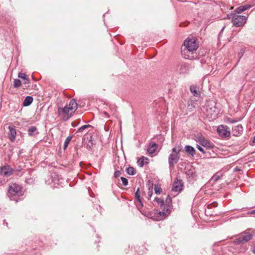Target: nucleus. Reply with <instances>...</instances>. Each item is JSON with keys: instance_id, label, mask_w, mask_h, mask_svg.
Wrapping results in <instances>:
<instances>
[{"instance_id": "f257e3e1", "label": "nucleus", "mask_w": 255, "mask_h": 255, "mask_svg": "<svg viewBox=\"0 0 255 255\" xmlns=\"http://www.w3.org/2000/svg\"><path fill=\"white\" fill-rule=\"evenodd\" d=\"M185 48L182 49L181 53L183 57L188 59H195L198 58V55L195 52L198 47V44L195 38H188L184 42Z\"/></svg>"}, {"instance_id": "f03ea898", "label": "nucleus", "mask_w": 255, "mask_h": 255, "mask_svg": "<svg viewBox=\"0 0 255 255\" xmlns=\"http://www.w3.org/2000/svg\"><path fill=\"white\" fill-rule=\"evenodd\" d=\"M77 106L78 105L75 100H71L68 105H66L64 108H58V114L59 116L63 120L67 121L76 111Z\"/></svg>"}, {"instance_id": "7ed1b4c3", "label": "nucleus", "mask_w": 255, "mask_h": 255, "mask_svg": "<svg viewBox=\"0 0 255 255\" xmlns=\"http://www.w3.org/2000/svg\"><path fill=\"white\" fill-rule=\"evenodd\" d=\"M23 195L21 186L16 183H11L8 187L7 196L11 200L18 201L20 197Z\"/></svg>"}, {"instance_id": "20e7f679", "label": "nucleus", "mask_w": 255, "mask_h": 255, "mask_svg": "<svg viewBox=\"0 0 255 255\" xmlns=\"http://www.w3.org/2000/svg\"><path fill=\"white\" fill-rule=\"evenodd\" d=\"M180 146H176L172 149V152L168 157V163L170 167L173 168L178 162L180 158L179 152L181 151Z\"/></svg>"}, {"instance_id": "39448f33", "label": "nucleus", "mask_w": 255, "mask_h": 255, "mask_svg": "<svg viewBox=\"0 0 255 255\" xmlns=\"http://www.w3.org/2000/svg\"><path fill=\"white\" fill-rule=\"evenodd\" d=\"M229 19H232L233 24L237 27L243 26L247 21V17L244 15H239L231 13L228 15Z\"/></svg>"}, {"instance_id": "423d86ee", "label": "nucleus", "mask_w": 255, "mask_h": 255, "mask_svg": "<svg viewBox=\"0 0 255 255\" xmlns=\"http://www.w3.org/2000/svg\"><path fill=\"white\" fill-rule=\"evenodd\" d=\"M154 201H155L158 203V205H159L162 209V211L159 212L158 213L161 218H165L170 214V211L168 209V207L166 205L164 204L163 199L159 198H155Z\"/></svg>"}, {"instance_id": "0eeeda50", "label": "nucleus", "mask_w": 255, "mask_h": 255, "mask_svg": "<svg viewBox=\"0 0 255 255\" xmlns=\"http://www.w3.org/2000/svg\"><path fill=\"white\" fill-rule=\"evenodd\" d=\"M217 131L219 135L223 137H227L230 135V132L227 126H219L217 128Z\"/></svg>"}, {"instance_id": "6e6552de", "label": "nucleus", "mask_w": 255, "mask_h": 255, "mask_svg": "<svg viewBox=\"0 0 255 255\" xmlns=\"http://www.w3.org/2000/svg\"><path fill=\"white\" fill-rule=\"evenodd\" d=\"M253 237V235L249 232L245 233L244 235L240 236L235 241V243L240 244L242 242H247L250 241Z\"/></svg>"}, {"instance_id": "1a4fd4ad", "label": "nucleus", "mask_w": 255, "mask_h": 255, "mask_svg": "<svg viewBox=\"0 0 255 255\" xmlns=\"http://www.w3.org/2000/svg\"><path fill=\"white\" fill-rule=\"evenodd\" d=\"M135 197L136 199V206L138 210L141 208L143 206V204L140 196L139 189L138 188L135 193Z\"/></svg>"}, {"instance_id": "9d476101", "label": "nucleus", "mask_w": 255, "mask_h": 255, "mask_svg": "<svg viewBox=\"0 0 255 255\" xmlns=\"http://www.w3.org/2000/svg\"><path fill=\"white\" fill-rule=\"evenodd\" d=\"M183 183L181 180L175 181L172 186V190L176 192H179L182 190Z\"/></svg>"}, {"instance_id": "9b49d317", "label": "nucleus", "mask_w": 255, "mask_h": 255, "mask_svg": "<svg viewBox=\"0 0 255 255\" xmlns=\"http://www.w3.org/2000/svg\"><path fill=\"white\" fill-rule=\"evenodd\" d=\"M9 131L8 133V138L11 142H13L15 139L16 134V129L14 128L11 126L8 127Z\"/></svg>"}, {"instance_id": "f8f14e48", "label": "nucleus", "mask_w": 255, "mask_h": 255, "mask_svg": "<svg viewBox=\"0 0 255 255\" xmlns=\"http://www.w3.org/2000/svg\"><path fill=\"white\" fill-rule=\"evenodd\" d=\"M12 170L9 166H4L1 168L0 173L3 176H8L12 174Z\"/></svg>"}, {"instance_id": "ddd939ff", "label": "nucleus", "mask_w": 255, "mask_h": 255, "mask_svg": "<svg viewBox=\"0 0 255 255\" xmlns=\"http://www.w3.org/2000/svg\"><path fill=\"white\" fill-rule=\"evenodd\" d=\"M243 129L242 125H239L233 128V133L235 136H239L242 134Z\"/></svg>"}, {"instance_id": "4468645a", "label": "nucleus", "mask_w": 255, "mask_h": 255, "mask_svg": "<svg viewBox=\"0 0 255 255\" xmlns=\"http://www.w3.org/2000/svg\"><path fill=\"white\" fill-rule=\"evenodd\" d=\"M251 7H252V5H250V4H246V5H244L243 6H240L236 9V11L238 13H241L242 12L251 8Z\"/></svg>"}, {"instance_id": "2eb2a0df", "label": "nucleus", "mask_w": 255, "mask_h": 255, "mask_svg": "<svg viewBox=\"0 0 255 255\" xmlns=\"http://www.w3.org/2000/svg\"><path fill=\"white\" fill-rule=\"evenodd\" d=\"M185 150L187 153L192 156H194L196 153V151L194 148L190 145L185 146Z\"/></svg>"}, {"instance_id": "dca6fc26", "label": "nucleus", "mask_w": 255, "mask_h": 255, "mask_svg": "<svg viewBox=\"0 0 255 255\" xmlns=\"http://www.w3.org/2000/svg\"><path fill=\"white\" fill-rule=\"evenodd\" d=\"M156 147H157V145L155 143H154V142L151 143L149 144V146L147 149V151L150 154H152L155 152L156 149Z\"/></svg>"}, {"instance_id": "f3484780", "label": "nucleus", "mask_w": 255, "mask_h": 255, "mask_svg": "<svg viewBox=\"0 0 255 255\" xmlns=\"http://www.w3.org/2000/svg\"><path fill=\"white\" fill-rule=\"evenodd\" d=\"M201 145L207 149H211L214 147L213 143L206 139H205V140H203Z\"/></svg>"}, {"instance_id": "a211bd4d", "label": "nucleus", "mask_w": 255, "mask_h": 255, "mask_svg": "<svg viewBox=\"0 0 255 255\" xmlns=\"http://www.w3.org/2000/svg\"><path fill=\"white\" fill-rule=\"evenodd\" d=\"M28 133L29 135L33 136L37 134L38 132L37 131V128L35 127L31 126L28 128Z\"/></svg>"}, {"instance_id": "6ab92c4d", "label": "nucleus", "mask_w": 255, "mask_h": 255, "mask_svg": "<svg viewBox=\"0 0 255 255\" xmlns=\"http://www.w3.org/2000/svg\"><path fill=\"white\" fill-rule=\"evenodd\" d=\"M33 101V98L31 96H27L24 100L23 102V105L24 106H29Z\"/></svg>"}, {"instance_id": "aec40b11", "label": "nucleus", "mask_w": 255, "mask_h": 255, "mask_svg": "<svg viewBox=\"0 0 255 255\" xmlns=\"http://www.w3.org/2000/svg\"><path fill=\"white\" fill-rule=\"evenodd\" d=\"M52 182L54 183L53 186L55 187H57L56 185H58L60 182V179L59 178L57 175L54 174L53 175L51 176Z\"/></svg>"}, {"instance_id": "412c9836", "label": "nucleus", "mask_w": 255, "mask_h": 255, "mask_svg": "<svg viewBox=\"0 0 255 255\" xmlns=\"http://www.w3.org/2000/svg\"><path fill=\"white\" fill-rule=\"evenodd\" d=\"M190 91L196 97H198L200 95V92L197 90L196 87L194 85L190 86Z\"/></svg>"}, {"instance_id": "4be33fe9", "label": "nucleus", "mask_w": 255, "mask_h": 255, "mask_svg": "<svg viewBox=\"0 0 255 255\" xmlns=\"http://www.w3.org/2000/svg\"><path fill=\"white\" fill-rule=\"evenodd\" d=\"M222 174L220 173H217L212 177L211 180L214 182H217L218 181L221 177Z\"/></svg>"}, {"instance_id": "5701e85b", "label": "nucleus", "mask_w": 255, "mask_h": 255, "mask_svg": "<svg viewBox=\"0 0 255 255\" xmlns=\"http://www.w3.org/2000/svg\"><path fill=\"white\" fill-rule=\"evenodd\" d=\"M72 136H68L65 140L64 143V147H63V148L64 150H65L67 148L70 141H71V140L72 139Z\"/></svg>"}, {"instance_id": "b1692460", "label": "nucleus", "mask_w": 255, "mask_h": 255, "mask_svg": "<svg viewBox=\"0 0 255 255\" xmlns=\"http://www.w3.org/2000/svg\"><path fill=\"white\" fill-rule=\"evenodd\" d=\"M127 172L128 174L130 175H133L135 173V170L132 167H129L127 169Z\"/></svg>"}, {"instance_id": "393cba45", "label": "nucleus", "mask_w": 255, "mask_h": 255, "mask_svg": "<svg viewBox=\"0 0 255 255\" xmlns=\"http://www.w3.org/2000/svg\"><path fill=\"white\" fill-rule=\"evenodd\" d=\"M154 191L157 194H160L162 192V189L160 186L158 184L154 185Z\"/></svg>"}, {"instance_id": "a878e982", "label": "nucleus", "mask_w": 255, "mask_h": 255, "mask_svg": "<svg viewBox=\"0 0 255 255\" xmlns=\"http://www.w3.org/2000/svg\"><path fill=\"white\" fill-rule=\"evenodd\" d=\"M18 76L19 78L26 81L27 82H29V79L27 78L26 74L24 73H19L18 75Z\"/></svg>"}, {"instance_id": "bb28decb", "label": "nucleus", "mask_w": 255, "mask_h": 255, "mask_svg": "<svg viewBox=\"0 0 255 255\" xmlns=\"http://www.w3.org/2000/svg\"><path fill=\"white\" fill-rule=\"evenodd\" d=\"M21 85V82L19 79H14L13 81V87L14 88H18Z\"/></svg>"}, {"instance_id": "cd10ccee", "label": "nucleus", "mask_w": 255, "mask_h": 255, "mask_svg": "<svg viewBox=\"0 0 255 255\" xmlns=\"http://www.w3.org/2000/svg\"><path fill=\"white\" fill-rule=\"evenodd\" d=\"M205 137L202 135H198L196 137V141L199 142L200 144L202 143L203 140H205Z\"/></svg>"}, {"instance_id": "c85d7f7f", "label": "nucleus", "mask_w": 255, "mask_h": 255, "mask_svg": "<svg viewBox=\"0 0 255 255\" xmlns=\"http://www.w3.org/2000/svg\"><path fill=\"white\" fill-rule=\"evenodd\" d=\"M144 160H147V158H145V157H142L140 159H139L138 160V164L140 166V167H142L144 165Z\"/></svg>"}, {"instance_id": "c756f323", "label": "nucleus", "mask_w": 255, "mask_h": 255, "mask_svg": "<svg viewBox=\"0 0 255 255\" xmlns=\"http://www.w3.org/2000/svg\"><path fill=\"white\" fill-rule=\"evenodd\" d=\"M91 127L90 125H84L78 129V132H82L85 129Z\"/></svg>"}, {"instance_id": "7c9ffc66", "label": "nucleus", "mask_w": 255, "mask_h": 255, "mask_svg": "<svg viewBox=\"0 0 255 255\" xmlns=\"http://www.w3.org/2000/svg\"><path fill=\"white\" fill-rule=\"evenodd\" d=\"M121 179L122 180V183L124 185V186H127L128 184V180L127 178L124 177H122L121 178Z\"/></svg>"}, {"instance_id": "2f4dec72", "label": "nucleus", "mask_w": 255, "mask_h": 255, "mask_svg": "<svg viewBox=\"0 0 255 255\" xmlns=\"http://www.w3.org/2000/svg\"><path fill=\"white\" fill-rule=\"evenodd\" d=\"M147 194L148 196V199H150V197H151V196L152 195V187H150L148 188V191Z\"/></svg>"}, {"instance_id": "473e14b6", "label": "nucleus", "mask_w": 255, "mask_h": 255, "mask_svg": "<svg viewBox=\"0 0 255 255\" xmlns=\"http://www.w3.org/2000/svg\"><path fill=\"white\" fill-rule=\"evenodd\" d=\"M186 173L188 175L190 176V177H193L194 176V173L192 170H188L186 172Z\"/></svg>"}, {"instance_id": "72a5a7b5", "label": "nucleus", "mask_w": 255, "mask_h": 255, "mask_svg": "<svg viewBox=\"0 0 255 255\" xmlns=\"http://www.w3.org/2000/svg\"><path fill=\"white\" fill-rule=\"evenodd\" d=\"M247 249V245H244V244H243L242 245V248L240 249V252H245Z\"/></svg>"}, {"instance_id": "f704fd0d", "label": "nucleus", "mask_w": 255, "mask_h": 255, "mask_svg": "<svg viewBox=\"0 0 255 255\" xmlns=\"http://www.w3.org/2000/svg\"><path fill=\"white\" fill-rule=\"evenodd\" d=\"M196 147L197 148V149L200 151L201 152L205 153V151H204V149L199 145H197Z\"/></svg>"}, {"instance_id": "c9c22d12", "label": "nucleus", "mask_w": 255, "mask_h": 255, "mask_svg": "<svg viewBox=\"0 0 255 255\" xmlns=\"http://www.w3.org/2000/svg\"><path fill=\"white\" fill-rule=\"evenodd\" d=\"M121 174V172L120 171H116L115 173H114V175H115V177H119Z\"/></svg>"}, {"instance_id": "e433bc0d", "label": "nucleus", "mask_w": 255, "mask_h": 255, "mask_svg": "<svg viewBox=\"0 0 255 255\" xmlns=\"http://www.w3.org/2000/svg\"><path fill=\"white\" fill-rule=\"evenodd\" d=\"M247 214L248 215H251V214L255 215V210L248 212L247 213Z\"/></svg>"}, {"instance_id": "4c0bfd02", "label": "nucleus", "mask_w": 255, "mask_h": 255, "mask_svg": "<svg viewBox=\"0 0 255 255\" xmlns=\"http://www.w3.org/2000/svg\"><path fill=\"white\" fill-rule=\"evenodd\" d=\"M217 117V114H212L211 115V118H213V119H215Z\"/></svg>"}, {"instance_id": "58836bf2", "label": "nucleus", "mask_w": 255, "mask_h": 255, "mask_svg": "<svg viewBox=\"0 0 255 255\" xmlns=\"http://www.w3.org/2000/svg\"><path fill=\"white\" fill-rule=\"evenodd\" d=\"M252 251L255 254V246L253 248Z\"/></svg>"}, {"instance_id": "ea45409f", "label": "nucleus", "mask_w": 255, "mask_h": 255, "mask_svg": "<svg viewBox=\"0 0 255 255\" xmlns=\"http://www.w3.org/2000/svg\"><path fill=\"white\" fill-rule=\"evenodd\" d=\"M24 84H27V83H29V82H27L26 81L24 80V82H23Z\"/></svg>"}, {"instance_id": "a19ab883", "label": "nucleus", "mask_w": 255, "mask_h": 255, "mask_svg": "<svg viewBox=\"0 0 255 255\" xmlns=\"http://www.w3.org/2000/svg\"><path fill=\"white\" fill-rule=\"evenodd\" d=\"M253 142L254 143H255V136L254 137V139H253Z\"/></svg>"}, {"instance_id": "79ce46f5", "label": "nucleus", "mask_w": 255, "mask_h": 255, "mask_svg": "<svg viewBox=\"0 0 255 255\" xmlns=\"http://www.w3.org/2000/svg\"><path fill=\"white\" fill-rule=\"evenodd\" d=\"M171 201V199L170 198H169V202H170Z\"/></svg>"}, {"instance_id": "37998d69", "label": "nucleus", "mask_w": 255, "mask_h": 255, "mask_svg": "<svg viewBox=\"0 0 255 255\" xmlns=\"http://www.w3.org/2000/svg\"><path fill=\"white\" fill-rule=\"evenodd\" d=\"M104 114H105L106 116H107V115H108V113H106V112H105V113H104Z\"/></svg>"}, {"instance_id": "c03bdc74", "label": "nucleus", "mask_w": 255, "mask_h": 255, "mask_svg": "<svg viewBox=\"0 0 255 255\" xmlns=\"http://www.w3.org/2000/svg\"><path fill=\"white\" fill-rule=\"evenodd\" d=\"M168 198H167L166 199V202H167V201H168Z\"/></svg>"}]
</instances>
